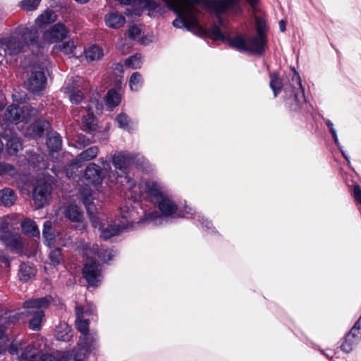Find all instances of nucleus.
<instances>
[{
    "mask_svg": "<svg viewBox=\"0 0 361 361\" xmlns=\"http://www.w3.org/2000/svg\"><path fill=\"white\" fill-rule=\"evenodd\" d=\"M59 49L65 54L70 55L73 53V51L75 49V45L74 41L73 39H70L58 47H54V49Z\"/></svg>",
    "mask_w": 361,
    "mask_h": 361,
    "instance_id": "41",
    "label": "nucleus"
},
{
    "mask_svg": "<svg viewBox=\"0 0 361 361\" xmlns=\"http://www.w3.org/2000/svg\"><path fill=\"white\" fill-rule=\"evenodd\" d=\"M75 1L80 4H85V3H87L90 0H75Z\"/></svg>",
    "mask_w": 361,
    "mask_h": 361,
    "instance_id": "62",
    "label": "nucleus"
},
{
    "mask_svg": "<svg viewBox=\"0 0 361 361\" xmlns=\"http://www.w3.org/2000/svg\"><path fill=\"white\" fill-rule=\"evenodd\" d=\"M121 102V95L115 90H111L108 92L106 97V104L110 107H115Z\"/></svg>",
    "mask_w": 361,
    "mask_h": 361,
    "instance_id": "37",
    "label": "nucleus"
},
{
    "mask_svg": "<svg viewBox=\"0 0 361 361\" xmlns=\"http://www.w3.org/2000/svg\"><path fill=\"white\" fill-rule=\"evenodd\" d=\"M38 32L35 27L20 25L16 30L14 35L0 39V49L6 54H17L30 44L37 42Z\"/></svg>",
    "mask_w": 361,
    "mask_h": 361,
    "instance_id": "3",
    "label": "nucleus"
},
{
    "mask_svg": "<svg viewBox=\"0 0 361 361\" xmlns=\"http://www.w3.org/2000/svg\"><path fill=\"white\" fill-rule=\"evenodd\" d=\"M122 68H123V66L121 64L117 63L116 65L115 70H118V71L122 72L123 71Z\"/></svg>",
    "mask_w": 361,
    "mask_h": 361,
    "instance_id": "60",
    "label": "nucleus"
},
{
    "mask_svg": "<svg viewBox=\"0 0 361 361\" xmlns=\"http://www.w3.org/2000/svg\"><path fill=\"white\" fill-rule=\"evenodd\" d=\"M141 32L142 29L139 26L133 25L128 30V36L132 39H135L141 35Z\"/></svg>",
    "mask_w": 361,
    "mask_h": 361,
    "instance_id": "49",
    "label": "nucleus"
},
{
    "mask_svg": "<svg viewBox=\"0 0 361 361\" xmlns=\"http://www.w3.org/2000/svg\"><path fill=\"white\" fill-rule=\"evenodd\" d=\"M142 56L140 54H136L126 59L125 65L133 69L140 68L142 66Z\"/></svg>",
    "mask_w": 361,
    "mask_h": 361,
    "instance_id": "38",
    "label": "nucleus"
},
{
    "mask_svg": "<svg viewBox=\"0 0 361 361\" xmlns=\"http://www.w3.org/2000/svg\"><path fill=\"white\" fill-rule=\"evenodd\" d=\"M16 200L17 196L13 190L5 188L0 190V205L10 207L16 202Z\"/></svg>",
    "mask_w": 361,
    "mask_h": 361,
    "instance_id": "21",
    "label": "nucleus"
},
{
    "mask_svg": "<svg viewBox=\"0 0 361 361\" xmlns=\"http://www.w3.org/2000/svg\"><path fill=\"white\" fill-rule=\"evenodd\" d=\"M51 192L50 183L43 179L37 180L32 192L33 200L37 208H42L49 203Z\"/></svg>",
    "mask_w": 361,
    "mask_h": 361,
    "instance_id": "11",
    "label": "nucleus"
},
{
    "mask_svg": "<svg viewBox=\"0 0 361 361\" xmlns=\"http://www.w3.org/2000/svg\"><path fill=\"white\" fill-rule=\"evenodd\" d=\"M16 173V171L11 164L7 163L0 164V176L3 174H8L13 176Z\"/></svg>",
    "mask_w": 361,
    "mask_h": 361,
    "instance_id": "48",
    "label": "nucleus"
},
{
    "mask_svg": "<svg viewBox=\"0 0 361 361\" xmlns=\"http://www.w3.org/2000/svg\"><path fill=\"white\" fill-rule=\"evenodd\" d=\"M85 54L87 60L90 61L100 60L104 56L102 49L100 47L96 45H93L89 47L85 51Z\"/></svg>",
    "mask_w": 361,
    "mask_h": 361,
    "instance_id": "28",
    "label": "nucleus"
},
{
    "mask_svg": "<svg viewBox=\"0 0 361 361\" xmlns=\"http://www.w3.org/2000/svg\"><path fill=\"white\" fill-rule=\"evenodd\" d=\"M68 30L62 23H56L43 33V40L47 43H54L65 39Z\"/></svg>",
    "mask_w": 361,
    "mask_h": 361,
    "instance_id": "12",
    "label": "nucleus"
},
{
    "mask_svg": "<svg viewBox=\"0 0 361 361\" xmlns=\"http://www.w3.org/2000/svg\"><path fill=\"white\" fill-rule=\"evenodd\" d=\"M331 134H332V136H333L334 140L335 142L336 143V145H339V142H338V136H337L336 130H332Z\"/></svg>",
    "mask_w": 361,
    "mask_h": 361,
    "instance_id": "56",
    "label": "nucleus"
},
{
    "mask_svg": "<svg viewBox=\"0 0 361 361\" xmlns=\"http://www.w3.org/2000/svg\"><path fill=\"white\" fill-rule=\"evenodd\" d=\"M96 104L95 102H92L91 106H89V111L92 109V105ZM83 128L86 131H92L95 129L97 123L95 118L92 112H88V114L84 116L82 121Z\"/></svg>",
    "mask_w": 361,
    "mask_h": 361,
    "instance_id": "29",
    "label": "nucleus"
},
{
    "mask_svg": "<svg viewBox=\"0 0 361 361\" xmlns=\"http://www.w3.org/2000/svg\"><path fill=\"white\" fill-rule=\"evenodd\" d=\"M360 338L357 337H351L348 339V334L345 337V342L341 345V350L345 353H350L353 348L358 343Z\"/></svg>",
    "mask_w": 361,
    "mask_h": 361,
    "instance_id": "40",
    "label": "nucleus"
},
{
    "mask_svg": "<svg viewBox=\"0 0 361 361\" xmlns=\"http://www.w3.org/2000/svg\"><path fill=\"white\" fill-rule=\"evenodd\" d=\"M9 220L8 217L0 219V240L2 241L6 240L11 233L9 229Z\"/></svg>",
    "mask_w": 361,
    "mask_h": 361,
    "instance_id": "36",
    "label": "nucleus"
},
{
    "mask_svg": "<svg viewBox=\"0 0 361 361\" xmlns=\"http://www.w3.org/2000/svg\"><path fill=\"white\" fill-rule=\"evenodd\" d=\"M209 32L214 39H219L224 38V34L221 28L218 26L214 25L211 28Z\"/></svg>",
    "mask_w": 361,
    "mask_h": 361,
    "instance_id": "50",
    "label": "nucleus"
},
{
    "mask_svg": "<svg viewBox=\"0 0 361 361\" xmlns=\"http://www.w3.org/2000/svg\"><path fill=\"white\" fill-rule=\"evenodd\" d=\"M353 195L356 201L361 204V188L357 185H355L353 188Z\"/></svg>",
    "mask_w": 361,
    "mask_h": 361,
    "instance_id": "52",
    "label": "nucleus"
},
{
    "mask_svg": "<svg viewBox=\"0 0 361 361\" xmlns=\"http://www.w3.org/2000/svg\"><path fill=\"white\" fill-rule=\"evenodd\" d=\"M55 337L61 341H68L72 338L71 327L65 322L59 324L55 331Z\"/></svg>",
    "mask_w": 361,
    "mask_h": 361,
    "instance_id": "24",
    "label": "nucleus"
},
{
    "mask_svg": "<svg viewBox=\"0 0 361 361\" xmlns=\"http://www.w3.org/2000/svg\"><path fill=\"white\" fill-rule=\"evenodd\" d=\"M116 121L118 126L124 130H130L133 129L130 120L125 114H118L116 117Z\"/></svg>",
    "mask_w": 361,
    "mask_h": 361,
    "instance_id": "39",
    "label": "nucleus"
},
{
    "mask_svg": "<svg viewBox=\"0 0 361 361\" xmlns=\"http://www.w3.org/2000/svg\"><path fill=\"white\" fill-rule=\"evenodd\" d=\"M42 235L47 246H53L56 243L57 233L54 229L51 221H46L44 223Z\"/></svg>",
    "mask_w": 361,
    "mask_h": 361,
    "instance_id": "20",
    "label": "nucleus"
},
{
    "mask_svg": "<svg viewBox=\"0 0 361 361\" xmlns=\"http://www.w3.org/2000/svg\"><path fill=\"white\" fill-rule=\"evenodd\" d=\"M37 110L30 106H25L20 108L16 105L9 106L5 112V118L6 121L18 123L25 119L37 115Z\"/></svg>",
    "mask_w": 361,
    "mask_h": 361,
    "instance_id": "10",
    "label": "nucleus"
},
{
    "mask_svg": "<svg viewBox=\"0 0 361 361\" xmlns=\"http://www.w3.org/2000/svg\"><path fill=\"white\" fill-rule=\"evenodd\" d=\"M38 342L25 345L19 341H14L9 346L8 352L16 355L19 361H37L40 353Z\"/></svg>",
    "mask_w": 361,
    "mask_h": 361,
    "instance_id": "7",
    "label": "nucleus"
},
{
    "mask_svg": "<svg viewBox=\"0 0 361 361\" xmlns=\"http://www.w3.org/2000/svg\"><path fill=\"white\" fill-rule=\"evenodd\" d=\"M132 0H118V1L121 4H128L131 2Z\"/></svg>",
    "mask_w": 361,
    "mask_h": 361,
    "instance_id": "61",
    "label": "nucleus"
},
{
    "mask_svg": "<svg viewBox=\"0 0 361 361\" xmlns=\"http://www.w3.org/2000/svg\"><path fill=\"white\" fill-rule=\"evenodd\" d=\"M351 337H357V338H361V317L356 322L351 331L348 334V339Z\"/></svg>",
    "mask_w": 361,
    "mask_h": 361,
    "instance_id": "46",
    "label": "nucleus"
},
{
    "mask_svg": "<svg viewBox=\"0 0 361 361\" xmlns=\"http://www.w3.org/2000/svg\"><path fill=\"white\" fill-rule=\"evenodd\" d=\"M22 149V143L16 136L7 138L6 149L8 154H15Z\"/></svg>",
    "mask_w": 361,
    "mask_h": 361,
    "instance_id": "31",
    "label": "nucleus"
},
{
    "mask_svg": "<svg viewBox=\"0 0 361 361\" xmlns=\"http://www.w3.org/2000/svg\"><path fill=\"white\" fill-rule=\"evenodd\" d=\"M142 77L138 72L133 73L129 80V86L132 91H137L142 85Z\"/></svg>",
    "mask_w": 361,
    "mask_h": 361,
    "instance_id": "35",
    "label": "nucleus"
},
{
    "mask_svg": "<svg viewBox=\"0 0 361 361\" xmlns=\"http://www.w3.org/2000/svg\"><path fill=\"white\" fill-rule=\"evenodd\" d=\"M71 243V236L65 232H57L56 243L63 246H67Z\"/></svg>",
    "mask_w": 361,
    "mask_h": 361,
    "instance_id": "45",
    "label": "nucleus"
},
{
    "mask_svg": "<svg viewBox=\"0 0 361 361\" xmlns=\"http://www.w3.org/2000/svg\"><path fill=\"white\" fill-rule=\"evenodd\" d=\"M78 143L83 147L89 145L91 142L89 138H86L85 137H78Z\"/></svg>",
    "mask_w": 361,
    "mask_h": 361,
    "instance_id": "53",
    "label": "nucleus"
},
{
    "mask_svg": "<svg viewBox=\"0 0 361 361\" xmlns=\"http://www.w3.org/2000/svg\"><path fill=\"white\" fill-rule=\"evenodd\" d=\"M47 147L52 152H56L61 148L62 140L61 136L57 133H52L48 135L47 141Z\"/></svg>",
    "mask_w": 361,
    "mask_h": 361,
    "instance_id": "30",
    "label": "nucleus"
},
{
    "mask_svg": "<svg viewBox=\"0 0 361 361\" xmlns=\"http://www.w3.org/2000/svg\"><path fill=\"white\" fill-rule=\"evenodd\" d=\"M45 84L46 77L44 72L36 71L32 73L27 81V88L32 92H38L44 87Z\"/></svg>",
    "mask_w": 361,
    "mask_h": 361,
    "instance_id": "15",
    "label": "nucleus"
},
{
    "mask_svg": "<svg viewBox=\"0 0 361 361\" xmlns=\"http://www.w3.org/2000/svg\"><path fill=\"white\" fill-rule=\"evenodd\" d=\"M84 195V204L86 207L87 212L90 216L92 227L98 228L101 232V238L107 240L121 232L123 229L128 228L130 225L137 222V218L133 209H129L126 207L121 208L122 219L121 225L116 226L110 224L103 213L97 212L93 204L89 202V198L86 193Z\"/></svg>",
    "mask_w": 361,
    "mask_h": 361,
    "instance_id": "2",
    "label": "nucleus"
},
{
    "mask_svg": "<svg viewBox=\"0 0 361 361\" xmlns=\"http://www.w3.org/2000/svg\"><path fill=\"white\" fill-rule=\"evenodd\" d=\"M49 126V122L45 120H39L34 123L32 126V133H30V135L40 136L44 130L47 129Z\"/></svg>",
    "mask_w": 361,
    "mask_h": 361,
    "instance_id": "34",
    "label": "nucleus"
},
{
    "mask_svg": "<svg viewBox=\"0 0 361 361\" xmlns=\"http://www.w3.org/2000/svg\"><path fill=\"white\" fill-rule=\"evenodd\" d=\"M85 178L87 181V188H85L81 191L82 201L84 202L83 193L85 192L89 198V202L93 204L92 201L96 198V193L93 192V189L88 184H92L94 188L98 189V185L101 183L102 179L100 167L94 163L90 164L86 168Z\"/></svg>",
    "mask_w": 361,
    "mask_h": 361,
    "instance_id": "8",
    "label": "nucleus"
},
{
    "mask_svg": "<svg viewBox=\"0 0 361 361\" xmlns=\"http://www.w3.org/2000/svg\"><path fill=\"white\" fill-rule=\"evenodd\" d=\"M279 29L281 32H284L286 30V23L283 20L279 21Z\"/></svg>",
    "mask_w": 361,
    "mask_h": 361,
    "instance_id": "55",
    "label": "nucleus"
},
{
    "mask_svg": "<svg viewBox=\"0 0 361 361\" xmlns=\"http://www.w3.org/2000/svg\"><path fill=\"white\" fill-rule=\"evenodd\" d=\"M72 359V354L68 351L60 352L58 354V357L52 356L51 355L45 354L40 357L39 361H69Z\"/></svg>",
    "mask_w": 361,
    "mask_h": 361,
    "instance_id": "33",
    "label": "nucleus"
},
{
    "mask_svg": "<svg viewBox=\"0 0 361 361\" xmlns=\"http://www.w3.org/2000/svg\"><path fill=\"white\" fill-rule=\"evenodd\" d=\"M251 6L254 7L257 3L258 0H247Z\"/></svg>",
    "mask_w": 361,
    "mask_h": 361,
    "instance_id": "59",
    "label": "nucleus"
},
{
    "mask_svg": "<svg viewBox=\"0 0 361 361\" xmlns=\"http://www.w3.org/2000/svg\"><path fill=\"white\" fill-rule=\"evenodd\" d=\"M66 90L69 92V99L72 103L78 104L82 101L83 95L79 90H69L68 87H66Z\"/></svg>",
    "mask_w": 361,
    "mask_h": 361,
    "instance_id": "47",
    "label": "nucleus"
},
{
    "mask_svg": "<svg viewBox=\"0 0 361 361\" xmlns=\"http://www.w3.org/2000/svg\"><path fill=\"white\" fill-rule=\"evenodd\" d=\"M49 259L53 265L59 264L62 259L61 250L59 248L52 250L49 255Z\"/></svg>",
    "mask_w": 361,
    "mask_h": 361,
    "instance_id": "43",
    "label": "nucleus"
},
{
    "mask_svg": "<svg viewBox=\"0 0 361 361\" xmlns=\"http://www.w3.org/2000/svg\"><path fill=\"white\" fill-rule=\"evenodd\" d=\"M51 297L32 299L24 302V308L30 315V328L33 331H38L45 319V310L48 309L51 302Z\"/></svg>",
    "mask_w": 361,
    "mask_h": 361,
    "instance_id": "4",
    "label": "nucleus"
},
{
    "mask_svg": "<svg viewBox=\"0 0 361 361\" xmlns=\"http://www.w3.org/2000/svg\"><path fill=\"white\" fill-rule=\"evenodd\" d=\"M99 161H100V163H101V164H102V166H103V170H106V169H107V168L105 166V164H106L107 167H109V164H106V163L104 161V159H103L102 158L99 159Z\"/></svg>",
    "mask_w": 361,
    "mask_h": 361,
    "instance_id": "58",
    "label": "nucleus"
},
{
    "mask_svg": "<svg viewBox=\"0 0 361 361\" xmlns=\"http://www.w3.org/2000/svg\"><path fill=\"white\" fill-rule=\"evenodd\" d=\"M75 312V326L78 331H79L81 333V336L90 334L89 333L88 319L86 318L87 315L88 314V312H84L83 309L80 306L76 307Z\"/></svg>",
    "mask_w": 361,
    "mask_h": 361,
    "instance_id": "17",
    "label": "nucleus"
},
{
    "mask_svg": "<svg viewBox=\"0 0 361 361\" xmlns=\"http://www.w3.org/2000/svg\"><path fill=\"white\" fill-rule=\"evenodd\" d=\"M65 216L71 221L80 222L83 219V213L76 205H69L65 211Z\"/></svg>",
    "mask_w": 361,
    "mask_h": 361,
    "instance_id": "25",
    "label": "nucleus"
},
{
    "mask_svg": "<svg viewBox=\"0 0 361 361\" xmlns=\"http://www.w3.org/2000/svg\"><path fill=\"white\" fill-rule=\"evenodd\" d=\"M100 266L94 260L87 262L83 268V275L91 286H97L100 282Z\"/></svg>",
    "mask_w": 361,
    "mask_h": 361,
    "instance_id": "13",
    "label": "nucleus"
},
{
    "mask_svg": "<svg viewBox=\"0 0 361 361\" xmlns=\"http://www.w3.org/2000/svg\"><path fill=\"white\" fill-rule=\"evenodd\" d=\"M0 263H4L6 266L8 265V261L6 256L0 252Z\"/></svg>",
    "mask_w": 361,
    "mask_h": 361,
    "instance_id": "54",
    "label": "nucleus"
},
{
    "mask_svg": "<svg viewBox=\"0 0 361 361\" xmlns=\"http://www.w3.org/2000/svg\"><path fill=\"white\" fill-rule=\"evenodd\" d=\"M281 85L280 78L276 74H272L271 75L269 85L274 92V97H276L278 92L281 90Z\"/></svg>",
    "mask_w": 361,
    "mask_h": 361,
    "instance_id": "42",
    "label": "nucleus"
},
{
    "mask_svg": "<svg viewBox=\"0 0 361 361\" xmlns=\"http://www.w3.org/2000/svg\"><path fill=\"white\" fill-rule=\"evenodd\" d=\"M121 178V183L131 192L135 200H138L142 196L157 205L159 210L164 216L180 217L183 214L178 210V205L169 193L167 188L161 183L154 180H147L143 184H136L128 175Z\"/></svg>",
    "mask_w": 361,
    "mask_h": 361,
    "instance_id": "1",
    "label": "nucleus"
},
{
    "mask_svg": "<svg viewBox=\"0 0 361 361\" xmlns=\"http://www.w3.org/2000/svg\"><path fill=\"white\" fill-rule=\"evenodd\" d=\"M257 31L258 35L257 36H262V37H265L264 36V25L261 20H257Z\"/></svg>",
    "mask_w": 361,
    "mask_h": 361,
    "instance_id": "51",
    "label": "nucleus"
},
{
    "mask_svg": "<svg viewBox=\"0 0 361 361\" xmlns=\"http://www.w3.org/2000/svg\"><path fill=\"white\" fill-rule=\"evenodd\" d=\"M85 247L82 249V253L87 255V257L96 258L97 257L103 262L111 260L115 255V252L112 250H107L99 247L97 245H93L91 247Z\"/></svg>",
    "mask_w": 361,
    "mask_h": 361,
    "instance_id": "14",
    "label": "nucleus"
},
{
    "mask_svg": "<svg viewBox=\"0 0 361 361\" xmlns=\"http://www.w3.org/2000/svg\"><path fill=\"white\" fill-rule=\"evenodd\" d=\"M36 274V269L30 264L23 263L19 269V278L20 281L27 282L33 279Z\"/></svg>",
    "mask_w": 361,
    "mask_h": 361,
    "instance_id": "23",
    "label": "nucleus"
},
{
    "mask_svg": "<svg viewBox=\"0 0 361 361\" xmlns=\"http://www.w3.org/2000/svg\"><path fill=\"white\" fill-rule=\"evenodd\" d=\"M21 226L23 232L32 236L39 235V231L34 221L31 219H26L22 223Z\"/></svg>",
    "mask_w": 361,
    "mask_h": 361,
    "instance_id": "32",
    "label": "nucleus"
},
{
    "mask_svg": "<svg viewBox=\"0 0 361 361\" xmlns=\"http://www.w3.org/2000/svg\"><path fill=\"white\" fill-rule=\"evenodd\" d=\"M228 43L239 51L262 55L265 51L266 39L262 36L238 35L229 39Z\"/></svg>",
    "mask_w": 361,
    "mask_h": 361,
    "instance_id": "5",
    "label": "nucleus"
},
{
    "mask_svg": "<svg viewBox=\"0 0 361 361\" xmlns=\"http://www.w3.org/2000/svg\"><path fill=\"white\" fill-rule=\"evenodd\" d=\"M4 106V103L1 101H0V110H1L3 109Z\"/></svg>",
    "mask_w": 361,
    "mask_h": 361,
    "instance_id": "64",
    "label": "nucleus"
},
{
    "mask_svg": "<svg viewBox=\"0 0 361 361\" xmlns=\"http://www.w3.org/2000/svg\"><path fill=\"white\" fill-rule=\"evenodd\" d=\"M135 157L133 154L125 152H118L113 157V164L116 169L126 173V170L133 162Z\"/></svg>",
    "mask_w": 361,
    "mask_h": 361,
    "instance_id": "16",
    "label": "nucleus"
},
{
    "mask_svg": "<svg viewBox=\"0 0 361 361\" xmlns=\"http://www.w3.org/2000/svg\"><path fill=\"white\" fill-rule=\"evenodd\" d=\"M98 337L92 333L88 335L80 336L77 343L78 349L68 350L72 354L73 361H86L88 355L97 348Z\"/></svg>",
    "mask_w": 361,
    "mask_h": 361,
    "instance_id": "6",
    "label": "nucleus"
},
{
    "mask_svg": "<svg viewBox=\"0 0 361 361\" xmlns=\"http://www.w3.org/2000/svg\"><path fill=\"white\" fill-rule=\"evenodd\" d=\"M3 243L11 250H19L23 247L22 240L18 234L11 233L6 240H3Z\"/></svg>",
    "mask_w": 361,
    "mask_h": 361,
    "instance_id": "27",
    "label": "nucleus"
},
{
    "mask_svg": "<svg viewBox=\"0 0 361 361\" xmlns=\"http://www.w3.org/2000/svg\"><path fill=\"white\" fill-rule=\"evenodd\" d=\"M3 147H4V144L1 142V140H0V153L1 152V151L3 149Z\"/></svg>",
    "mask_w": 361,
    "mask_h": 361,
    "instance_id": "63",
    "label": "nucleus"
},
{
    "mask_svg": "<svg viewBox=\"0 0 361 361\" xmlns=\"http://www.w3.org/2000/svg\"><path fill=\"white\" fill-rule=\"evenodd\" d=\"M104 22L105 25L110 28L119 29L125 25L126 18L117 12H110L105 15Z\"/></svg>",
    "mask_w": 361,
    "mask_h": 361,
    "instance_id": "19",
    "label": "nucleus"
},
{
    "mask_svg": "<svg viewBox=\"0 0 361 361\" xmlns=\"http://www.w3.org/2000/svg\"><path fill=\"white\" fill-rule=\"evenodd\" d=\"M99 153V148L96 146H92L88 149L82 151L70 165V167H80L82 163L84 161H90L94 159Z\"/></svg>",
    "mask_w": 361,
    "mask_h": 361,
    "instance_id": "18",
    "label": "nucleus"
},
{
    "mask_svg": "<svg viewBox=\"0 0 361 361\" xmlns=\"http://www.w3.org/2000/svg\"><path fill=\"white\" fill-rule=\"evenodd\" d=\"M292 80L293 90H291V94L287 99L286 105L291 111H298L302 104L305 102V97L301 80L300 75L296 72H294Z\"/></svg>",
    "mask_w": 361,
    "mask_h": 361,
    "instance_id": "9",
    "label": "nucleus"
},
{
    "mask_svg": "<svg viewBox=\"0 0 361 361\" xmlns=\"http://www.w3.org/2000/svg\"><path fill=\"white\" fill-rule=\"evenodd\" d=\"M138 4L140 9L148 10L149 15L151 16L161 14L164 10V8L157 4L154 0H139Z\"/></svg>",
    "mask_w": 361,
    "mask_h": 361,
    "instance_id": "22",
    "label": "nucleus"
},
{
    "mask_svg": "<svg viewBox=\"0 0 361 361\" xmlns=\"http://www.w3.org/2000/svg\"><path fill=\"white\" fill-rule=\"evenodd\" d=\"M326 123L328 126V127L329 128V130H330L331 133H332V130H335L334 128L333 123L331 121H329V120H326Z\"/></svg>",
    "mask_w": 361,
    "mask_h": 361,
    "instance_id": "57",
    "label": "nucleus"
},
{
    "mask_svg": "<svg viewBox=\"0 0 361 361\" xmlns=\"http://www.w3.org/2000/svg\"><path fill=\"white\" fill-rule=\"evenodd\" d=\"M41 0H23L21 1L20 6L25 11L35 10L39 4Z\"/></svg>",
    "mask_w": 361,
    "mask_h": 361,
    "instance_id": "44",
    "label": "nucleus"
},
{
    "mask_svg": "<svg viewBox=\"0 0 361 361\" xmlns=\"http://www.w3.org/2000/svg\"><path fill=\"white\" fill-rule=\"evenodd\" d=\"M56 19V15L54 11L51 10L44 11L36 20L35 25L38 27H42L44 25L51 23L55 21Z\"/></svg>",
    "mask_w": 361,
    "mask_h": 361,
    "instance_id": "26",
    "label": "nucleus"
}]
</instances>
